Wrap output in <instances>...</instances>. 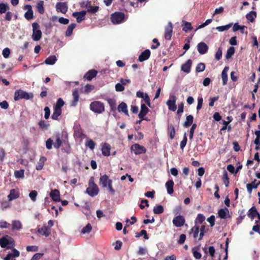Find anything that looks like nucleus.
<instances>
[{"mask_svg": "<svg viewBox=\"0 0 260 260\" xmlns=\"http://www.w3.org/2000/svg\"><path fill=\"white\" fill-rule=\"evenodd\" d=\"M205 69V64L204 63H199L196 67V71L197 73L203 72Z\"/></svg>", "mask_w": 260, "mask_h": 260, "instance_id": "nucleus-51", "label": "nucleus"}, {"mask_svg": "<svg viewBox=\"0 0 260 260\" xmlns=\"http://www.w3.org/2000/svg\"><path fill=\"white\" fill-rule=\"evenodd\" d=\"M245 216V215L244 213V211H242L240 213V215L239 216V217L237 218V221H236V223L237 224H240L242 220L244 218Z\"/></svg>", "mask_w": 260, "mask_h": 260, "instance_id": "nucleus-60", "label": "nucleus"}, {"mask_svg": "<svg viewBox=\"0 0 260 260\" xmlns=\"http://www.w3.org/2000/svg\"><path fill=\"white\" fill-rule=\"evenodd\" d=\"M111 146L108 143H104L102 147V153L104 156H109L110 154Z\"/></svg>", "mask_w": 260, "mask_h": 260, "instance_id": "nucleus-18", "label": "nucleus"}, {"mask_svg": "<svg viewBox=\"0 0 260 260\" xmlns=\"http://www.w3.org/2000/svg\"><path fill=\"white\" fill-rule=\"evenodd\" d=\"M258 212H257L256 208L254 206L251 207L248 211L247 216L251 220H253Z\"/></svg>", "mask_w": 260, "mask_h": 260, "instance_id": "nucleus-25", "label": "nucleus"}, {"mask_svg": "<svg viewBox=\"0 0 260 260\" xmlns=\"http://www.w3.org/2000/svg\"><path fill=\"white\" fill-rule=\"evenodd\" d=\"M185 218L182 215H177L174 217L172 220L173 224L176 227H181L185 223Z\"/></svg>", "mask_w": 260, "mask_h": 260, "instance_id": "nucleus-8", "label": "nucleus"}, {"mask_svg": "<svg viewBox=\"0 0 260 260\" xmlns=\"http://www.w3.org/2000/svg\"><path fill=\"white\" fill-rule=\"evenodd\" d=\"M90 109L94 113L101 114L105 111V105L101 101H94L90 103Z\"/></svg>", "mask_w": 260, "mask_h": 260, "instance_id": "nucleus-3", "label": "nucleus"}, {"mask_svg": "<svg viewBox=\"0 0 260 260\" xmlns=\"http://www.w3.org/2000/svg\"><path fill=\"white\" fill-rule=\"evenodd\" d=\"M9 243V240L6 237H3L0 239V245L2 248H10V247L8 246Z\"/></svg>", "mask_w": 260, "mask_h": 260, "instance_id": "nucleus-35", "label": "nucleus"}, {"mask_svg": "<svg viewBox=\"0 0 260 260\" xmlns=\"http://www.w3.org/2000/svg\"><path fill=\"white\" fill-rule=\"evenodd\" d=\"M229 70L228 66H225L223 70L221 72V79H222V84L223 86H225L227 84L228 82V74L227 72Z\"/></svg>", "mask_w": 260, "mask_h": 260, "instance_id": "nucleus-21", "label": "nucleus"}, {"mask_svg": "<svg viewBox=\"0 0 260 260\" xmlns=\"http://www.w3.org/2000/svg\"><path fill=\"white\" fill-rule=\"evenodd\" d=\"M256 180L254 179L253 181H252L250 183H247L246 184V188L247 191L248 193H250L251 192L252 189L253 188H256L257 187L258 185L260 184V181L258 183H255Z\"/></svg>", "mask_w": 260, "mask_h": 260, "instance_id": "nucleus-28", "label": "nucleus"}, {"mask_svg": "<svg viewBox=\"0 0 260 260\" xmlns=\"http://www.w3.org/2000/svg\"><path fill=\"white\" fill-rule=\"evenodd\" d=\"M19 197V193L18 191L16 190L15 189H12L10 190V193L8 196V200L11 201L13 200H15Z\"/></svg>", "mask_w": 260, "mask_h": 260, "instance_id": "nucleus-24", "label": "nucleus"}, {"mask_svg": "<svg viewBox=\"0 0 260 260\" xmlns=\"http://www.w3.org/2000/svg\"><path fill=\"white\" fill-rule=\"evenodd\" d=\"M232 25L233 24L231 23L224 26H218L216 27V30H217L219 32L228 30L231 27Z\"/></svg>", "mask_w": 260, "mask_h": 260, "instance_id": "nucleus-50", "label": "nucleus"}, {"mask_svg": "<svg viewBox=\"0 0 260 260\" xmlns=\"http://www.w3.org/2000/svg\"><path fill=\"white\" fill-rule=\"evenodd\" d=\"M193 117L191 115H187L186 117V120L184 121L183 125L185 127H188L192 124Z\"/></svg>", "mask_w": 260, "mask_h": 260, "instance_id": "nucleus-38", "label": "nucleus"}, {"mask_svg": "<svg viewBox=\"0 0 260 260\" xmlns=\"http://www.w3.org/2000/svg\"><path fill=\"white\" fill-rule=\"evenodd\" d=\"M174 183L172 179L168 180L166 183L165 186L167 188L168 193L171 194L174 192L173 186Z\"/></svg>", "mask_w": 260, "mask_h": 260, "instance_id": "nucleus-23", "label": "nucleus"}, {"mask_svg": "<svg viewBox=\"0 0 260 260\" xmlns=\"http://www.w3.org/2000/svg\"><path fill=\"white\" fill-rule=\"evenodd\" d=\"M99 10V7L98 6H94L92 7L90 5L88 6L87 8V10L86 11V13H90L91 14H95Z\"/></svg>", "mask_w": 260, "mask_h": 260, "instance_id": "nucleus-46", "label": "nucleus"}, {"mask_svg": "<svg viewBox=\"0 0 260 260\" xmlns=\"http://www.w3.org/2000/svg\"><path fill=\"white\" fill-rule=\"evenodd\" d=\"M64 104V101L62 100L61 98H59L57 100L56 104L54 107L56 108H61V107L63 106Z\"/></svg>", "mask_w": 260, "mask_h": 260, "instance_id": "nucleus-62", "label": "nucleus"}, {"mask_svg": "<svg viewBox=\"0 0 260 260\" xmlns=\"http://www.w3.org/2000/svg\"><path fill=\"white\" fill-rule=\"evenodd\" d=\"M164 211V207L161 205H158L154 206L153 209L154 213L159 214L162 213Z\"/></svg>", "mask_w": 260, "mask_h": 260, "instance_id": "nucleus-40", "label": "nucleus"}, {"mask_svg": "<svg viewBox=\"0 0 260 260\" xmlns=\"http://www.w3.org/2000/svg\"><path fill=\"white\" fill-rule=\"evenodd\" d=\"M50 196L53 200V201L55 202H60V192L58 189H54L51 190L50 193Z\"/></svg>", "mask_w": 260, "mask_h": 260, "instance_id": "nucleus-17", "label": "nucleus"}, {"mask_svg": "<svg viewBox=\"0 0 260 260\" xmlns=\"http://www.w3.org/2000/svg\"><path fill=\"white\" fill-rule=\"evenodd\" d=\"M56 60V57L54 56V55H52V56H49L48 58L45 60L44 62L46 64H54Z\"/></svg>", "mask_w": 260, "mask_h": 260, "instance_id": "nucleus-34", "label": "nucleus"}, {"mask_svg": "<svg viewBox=\"0 0 260 260\" xmlns=\"http://www.w3.org/2000/svg\"><path fill=\"white\" fill-rule=\"evenodd\" d=\"M131 149L132 151L134 152L135 154H141L145 153L146 152V148L138 143L132 145Z\"/></svg>", "mask_w": 260, "mask_h": 260, "instance_id": "nucleus-7", "label": "nucleus"}, {"mask_svg": "<svg viewBox=\"0 0 260 260\" xmlns=\"http://www.w3.org/2000/svg\"><path fill=\"white\" fill-rule=\"evenodd\" d=\"M94 86L91 85V84H87L84 87V92L88 94L90 93L94 89Z\"/></svg>", "mask_w": 260, "mask_h": 260, "instance_id": "nucleus-61", "label": "nucleus"}, {"mask_svg": "<svg viewBox=\"0 0 260 260\" xmlns=\"http://www.w3.org/2000/svg\"><path fill=\"white\" fill-rule=\"evenodd\" d=\"M229 212V209L226 207L220 209L218 211L219 217L221 219H226L227 218L226 213Z\"/></svg>", "mask_w": 260, "mask_h": 260, "instance_id": "nucleus-31", "label": "nucleus"}, {"mask_svg": "<svg viewBox=\"0 0 260 260\" xmlns=\"http://www.w3.org/2000/svg\"><path fill=\"white\" fill-rule=\"evenodd\" d=\"M173 26L171 22H169L165 27V38L167 40H170L172 37Z\"/></svg>", "mask_w": 260, "mask_h": 260, "instance_id": "nucleus-13", "label": "nucleus"}, {"mask_svg": "<svg viewBox=\"0 0 260 260\" xmlns=\"http://www.w3.org/2000/svg\"><path fill=\"white\" fill-rule=\"evenodd\" d=\"M22 228V224L19 220H14L12 222V229L19 231Z\"/></svg>", "mask_w": 260, "mask_h": 260, "instance_id": "nucleus-41", "label": "nucleus"}, {"mask_svg": "<svg viewBox=\"0 0 260 260\" xmlns=\"http://www.w3.org/2000/svg\"><path fill=\"white\" fill-rule=\"evenodd\" d=\"M125 15L121 12H115L111 15V21L114 24H117L121 23L124 19Z\"/></svg>", "mask_w": 260, "mask_h": 260, "instance_id": "nucleus-5", "label": "nucleus"}, {"mask_svg": "<svg viewBox=\"0 0 260 260\" xmlns=\"http://www.w3.org/2000/svg\"><path fill=\"white\" fill-rule=\"evenodd\" d=\"M150 51L148 49L143 51L139 56L138 60L140 61H144L150 57Z\"/></svg>", "mask_w": 260, "mask_h": 260, "instance_id": "nucleus-19", "label": "nucleus"}, {"mask_svg": "<svg viewBox=\"0 0 260 260\" xmlns=\"http://www.w3.org/2000/svg\"><path fill=\"white\" fill-rule=\"evenodd\" d=\"M72 95L73 97V101L71 102V105L75 106L77 105L78 102L79 101V91L76 88H75L72 91Z\"/></svg>", "mask_w": 260, "mask_h": 260, "instance_id": "nucleus-22", "label": "nucleus"}, {"mask_svg": "<svg viewBox=\"0 0 260 260\" xmlns=\"http://www.w3.org/2000/svg\"><path fill=\"white\" fill-rule=\"evenodd\" d=\"M10 50L8 48H5L2 52V54L5 58H8L10 54Z\"/></svg>", "mask_w": 260, "mask_h": 260, "instance_id": "nucleus-64", "label": "nucleus"}, {"mask_svg": "<svg viewBox=\"0 0 260 260\" xmlns=\"http://www.w3.org/2000/svg\"><path fill=\"white\" fill-rule=\"evenodd\" d=\"M109 181H112V180L110 179L109 176L106 174L101 176L100 178V183L102 185L103 187H107V184H109Z\"/></svg>", "mask_w": 260, "mask_h": 260, "instance_id": "nucleus-20", "label": "nucleus"}, {"mask_svg": "<svg viewBox=\"0 0 260 260\" xmlns=\"http://www.w3.org/2000/svg\"><path fill=\"white\" fill-rule=\"evenodd\" d=\"M38 192L36 190H32L29 193V197L33 202H35L37 200V196Z\"/></svg>", "mask_w": 260, "mask_h": 260, "instance_id": "nucleus-58", "label": "nucleus"}, {"mask_svg": "<svg viewBox=\"0 0 260 260\" xmlns=\"http://www.w3.org/2000/svg\"><path fill=\"white\" fill-rule=\"evenodd\" d=\"M25 18L27 20H30L34 18V13L32 9L28 10L24 14Z\"/></svg>", "mask_w": 260, "mask_h": 260, "instance_id": "nucleus-48", "label": "nucleus"}, {"mask_svg": "<svg viewBox=\"0 0 260 260\" xmlns=\"http://www.w3.org/2000/svg\"><path fill=\"white\" fill-rule=\"evenodd\" d=\"M86 14V11H82L79 12H74L73 13V16L76 18L77 22L78 23H81L82 21L85 19Z\"/></svg>", "mask_w": 260, "mask_h": 260, "instance_id": "nucleus-10", "label": "nucleus"}, {"mask_svg": "<svg viewBox=\"0 0 260 260\" xmlns=\"http://www.w3.org/2000/svg\"><path fill=\"white\" fill-rule=\"evenodd\" d=\"M170 98H171L172 99L167 101V105L168 106V108L169 110L174 111L176 110L177 108L175 104L176 98L175 95H170Z\"/></svg>", "mask_w": 260, "mask_h": 260, "instance_id": "nucleus-12", "label": "nucleus"}, {"mask_svg": "<svg viewBox=\"0 0 260 260\" xmlns=\"http://www.w3.org/2000/svg\"><path fill=\"white\" fill-rule=\"evenodd\" d=\"M117 110L119 112H123L125 114L128 115L127 105L123 102H122L118 105Z\"/></svg>", "mask_w": 260, "mask_h": 260, "instance_id": "nucleus-29", "label": "nucleus"}, {"mask_svg": "<svg viewBox=\"0 0 260 260\" xmlns=\"http://www.w3.org/2000/svg\"><path fill=\"white\" fill-rule=\"evenodd\" d=\"M38 232L41 235L48 237L50 234V229L46 225L43 226L41 228H39L38 230Z\"/></svg>", "mask_w": 260, "mask_h": 260, "instance_id": "nucleus-27", "label": "nucleus"}, {"mask_svg": "<svg viewBox=\"0 0 260 260\" xmlns=\"http://www.w3.org/2000/svg\"><path fill=\"white\" fill-rule=\"evenodd\" d=\"M197 127V124L196 123H193L191 125V127L190 128L189 131V138L190 139H192L193 138V134L194 129Z\"/></svg>", "mask_w": 260, "mask_h": 260, "instance_id": "nucleus-57", "label": "nucleus"}, {"mask_svg": "<svg viewBox=\"0 0 260 260\" xmlns=\"http://www.w3.org/2000/svg\"><path fill=\"white\" fill-rule=\"evenodd\" d=\"M187 139L186 137V133H184L182 140L181 141L180 144V147L181 149H183L187 143Z\"/></svg>", "mask_w": 260, "mask_h": 260, "instance_id": "nucleus-55", "label": "nucleus"}, {"mask_svg": "<svg viewBox=\"0 0 260 260\" xmlns=\"http://www.w3.org/2000/svg\"><path fill=\"white\" fill-rule=\"evenodd\" d=\"M235 52V48L233 47H230L228 48L226 51L225 54V58L226 59H229V58H231L232 56L234 54Z\"/></svg>", "mask_w": 260, "mask_h": 260, "instance_id": "nucleus-42", "label": "nucleus"}, {"mask_svg": "<svg viewBox=\"0 0 260 260\" xmlns=\"http://www.w3.org/2000/svg\"><path fill=\"white\" fill-rule=\"evenodd\" d=\"M38 11L41 14H43L44 13V8L43 7V2H40L38 4L37 6Z\"/></svg>", "mask_w": 260, "mask_h": 260, "instance_id": "nucleus-56", "label": "nucleus"}, {"mask_svg": "<svg viewBox=\"0 0 260 260\" xmlns=\"http://www.w3.org/2000/svg\"><path fill=\"white\" fill-rule=\"evenodd\" d=\"M32 35L31 36L32 39L34 41H38L41 40L42 37V33L40 29V25L37 22H34L32 24Z\"/></svg>", "mask_w": 260, "mask_h": 260, "instance_id": "nucleus-4", "label": "nucleus"}, {"mask_svg": "<svg viewBox=\"0 0 260 260\" xmlns=\"http://www.w3.org/2000/svg\"><path fill=\"white\" fill-rule=\"evenodd\" d=\"M94 177H90L88 182V187L86 188V192L91 197L96 196L99 192V189L96 184L94 182Z\"/></svg>", "mask_w": 260, "mask_h": 260, "instance_id": "nucleus-1", "label": "nucleus"}, {"mask_svg": "<svg viewBox=\"0 0 260 260\" xmlns=\"http://www.w3.org/2000/svg\"><path fill=\"white\" fill-rule=\"evenodd\" d=\"M221 56H222V49L221 47H219L215 54V60H219L221 58Z\"/></svg>", "mask_w": 260, "mask_h": 260, "instance_id": "nucleus-53", "label": "nucleus"}, {"mask_svg": "<svg viewBox=\"0 0 260 260\" xmlns=\"http://www.w3.org/2000/svg\"><path fill=\"white\" fill-rule=\"evenodd\" d=\"M197 50L200 54H205L208 51V47L205 43L201 42L197 45Z\"/></svg>", "mask_w": 260, "mask_h": 260, "instance_id": "nucleus-16", "label": "nucleus"}, {"mask_svg": "<svg viewBox=\"0 0 260 260\" xmlns=\"http://www.w3.org/2000/svg\"><path fill=\"white\" fill-rule=\"evenodd\" d=\"M92 230V226L90 223H88L86 224L85 226L83 228V229L81 230V233L82 234H86V233H89L91 232Z\"/></svg>", "mask_w": 260, "mask_h": 260, "instance_id": "nucleus-49", "label": "nucleus"}, {"mask_svg": "<svg viewBox=\"0 0 260 260\" xmlns=\"http://www.w3.org/2000/svg\"><path fill=\"white\" fill-rule=\"evenodd\" d=\"M205 220V216L201 213H199L197 215V218L195 220V223H199L200 224H201Z\"/></svg>", "mask_w": 260, "mask_h": 260, "instance_id": "nucleus-45", "label": "nucleus"}, {"mask_svg": "<svg viewBox=\"0 0 260 260\" xmlns=\"http://www.w3.org/2000/svg\"><path fill=\"white\" fill-rule=\"evenodd\" d=\"M14 175L17 178H23L24 177V170L20 169L16 170L14 172Z\"/></svg>", "mask_w": 260, "mask_h": 260, "instance_id": "nucleus-44", "label": "nucleus"}, {"mask_svg": "<svg viewBox=\"0 0 260 260\" xmlns=\"http://www.w3.org/2000/svg\"><path fill=\"white\" fill-rule=\"evenodd\" d=\"M191 64L192 61L190 59H188L184 64H182L181 65V70L184 73L188 74V73H190Z\"/></svg>", "mask_w": 260, "mask_h": 260, "instance_id": "nucleus-15", "label": "nucleus"}, {"mask_svg": "<svg viewBox=\"0 0 260 260\" xmlns=\"http://www.w3.org/2000/svg\"><path fill=\"white\" fill-rule=\"evenodd\" d=\"M20 252L17 250L16 248H13L12 249V253H9L4 258V260H9V258H12V257H17L19 256Z\"/></svg>", "mask_w": 260, "mask_h": 260, "instance_id": "nucleus-26", "label": "nucleus"}, {"mask_svg": "<svg viewBox=\"0 0 260 260\" xmlns=\"http://www.w3.org/2000/svg\"><path fill=\"white\" fill-rule=\"evenodd\" d=\"M54 145L53 141L51 138H48L46 141V147L48 149H51L52 148V145Z\"/></svg>", "mask_w": 260, "mask_h": 260, "instance_id": "nucleus-59", "label": "nucleus"}, {"mask_svg": "<svg viewBox=\"0 0 260 260\" xmlns=\"http://www.w3.org/2000/svg\"><path fill=\"white\" fill-rule=\"evenodd\" d=\"M256 17V13L254 11H250L246 15V18L250 22H253Z\"/></svg>", "mask_w": 260, "mask_h": 260, "instance_id": "nucleus-36", "label": "nucleus"}, {"mask_svg": "<svg viewBox=\"0 0 260 260\" xmlns=\"http://www.w3.org/2000/svg\"><path fill=\"white\" fill-rule=\"evenodd\" d=\"M148 111L149 109L146 106V105L144 103L141 104V110L138 114L139 118L141 119H145L146 120H148V119L147 118H144V116L147 114Z\"/></svg>", "mask_w": 260, "mask_h": 260, "instance_id": "nucleus-11", "label": "nucleus"}, {"mask_svg": "<svg viewBox=\"0 0 260 260\" xmlns=\"http://www.w3.org/2000/svg\"><path fill=\"white\" fill-rule=\"evenodd\" d=\"M183 23H184V25L182 28L183 31H185V32H187L192 29L190 23L185 21H183Z\"/></svg>", "mask_w": 260, "mask_h": 260, "instance_id": "nucleus-43", "label": "nucleus"}, {"mask_svg": "<svg viewBox=\"0 0 260 260\" xmlns=\"http://www.w3.org/2000/svg\"><path fill=\"white\" fill-rule=\"evenodd\" d=\"M168 133L169 135L170 139H173L174 138L175 134V129L174 125L172 124H169L168 125Z\"/></svg>", "mask_w": 260, "mask_h": 260, "instance_id": "nucleus-33", "label": "nucleus"}, {"mask_svg": "<svg viewBox=\"0 0 260 260\" xmlns=\"http://www.w3.org/2000/svg\"><path fill=\"white\" fill-rule=\"evenodd\" d=\"M76 26V24L75 23H72L70 24L67 28V29L66 32V36L67 37H70L72 35L73 31L75 29Z\"/></svg>", "mask_w": 260, "mask_h": 260, "instance_id": "nucleus-37", "label": "nucleus"}, {"mask_svg": "<svg viewBox=\"0 0 260 260\" xmlns=\"http://www.w3.org/2000/svg\"><path fill=\"white\" fill-rule=\"evenodd\" d=\"M47 160L46 157L42 156L40 158L39 161L38 162L36 169L37 170H41L43 169L45 161Z\"/></svg>", "mask_w": 260, "mask_h": 260, "instance_id": "nucleus-30", "label": "nucleus"}, {"mask_svg": "<svg viewBox=\"0 0 260 260\" xmlns=\"http://www.w3.org/2000/svg\"><path fill=\"white\" fill-rule=\"evenodd\" d=\"M38 124L40 127L44 129H47L49 126V124L47 123L44 120H40Z\"/></svg>", "mask_w": 260, "mask_h": 260, "instance_id": "nucleus-63", "label": "nucleus"}, {"mask_svg": "<svg viewBox=\"0 0 260 260\" xmlns=\"http://www.w3.org/2000/svg\"><path fill=\"white\" fill-rule=\"evenodd\" d=\"M191 232L193 233V238H196L199 232V227L195 225L191 229Z\"/></svg>", "mask_w": 260, "mask_h": 260, "instance_id": "nucleus-54", "label": "nucleus"}, {"mask_svg": "<svg viewBox=\"0 0 260 260\" xmlns=\"http://www.w3.org/2000/svg\"><path fill=\"white\" fill-rule=\"evenodd\" d=\"M62 143H64L67 146V148L65 150V151L68 153L70 149V147L68 141H66L65 140H62L60 138V135L59 134L56 135L55 142L54 143V148L56 149L59 148L61 146Z\"/></svg>", "mask_w": 260, "mask_h": 260, "instance_id": "nucleus-6", "label": "nucleus"}, {"mask_svg": "<svg viewBox=\"0 0 260 260\" xmlns=\"http://www.w3.org/2000/svg\"><path fill=\"white\" fill-rule=\"evenodd\" d=\"M107 102L110 107L111 110L115 111L116 109V103L115 100H114V99H108Z\"/></svg>", "mask_w": 260, "mask_h": 260, "instance_id": "nucleus-39", "label": "nucleus"}, {"mask_svg": "<svg viewBox=\"0 0 260 260\" xmlns=\"http://www.w3.org/2000/svg\"><path fill=\"white\" fill-rule=\"evenodd\" d=\"M33 97L34 94L32 92H26L22 89H17L14 92V100L15 101H18L20 99L29 100V99H32Z\"/></svg>", "mask_w": 260, "mask_h": 260, "instance_id": "nucleus-2", "label": "nucleus"}, {"mask_svg": "<svg viewBox=\"0 0 260 260\" xmlns=\"http://www.w3.org/2000/svg\"><path fill=\"white\" fill-rule=\"evenodd\" d=\"M9 9V6L4 3H0V14L5 13Z\"/></svg>", "mask_w": 260, "mask_h": 260, "instance_id": "nucleus-52", "label": "nucleus"}, {"mask_svg": "<svg viewBox=\"0 0 260 260\" xmlns=\"http://www.w3.org/2000/svg\"><path fill=\"white\" fill-rule=\"evenodd\" d=\"M98 74V71L95 69H91L84 75V79H86L87 81H91Z\"/></svg>", "mask_w": 260, "mask_h": 260, "instance_id": "nucleus-14", "label": "nucleus"}, {"mask_svg": "<svg viewBox=\"0 0 260 260\" xmlns=\"http://www.w3.org/2000/svg\"><path fill=\"white\" fill-rule=\"evenodd\" d=\"M56 10L58 13L66 14L68 12V6L66 2H59L56 4Z\"/></svg>", "mask_w": 260, "mask_h": 260, "instance_id": "nucleus-9", "label": "nucleus"}, {"mask_svg": "<svg viewBox=\"0 0 260 260\" xmlns=\"http://www.w3.org/2000/svg\"><path fill=\"white\" fill-rule=\"evenodd\" d=\"M61 114V108L53 107V113L51 116V118L55 120H57L58 117Z\"/></svg>", "mask_w": 260, "mask_h": 260, "instance_id": "nucleus-32", "label": "nucleus"}, {"mask_svg": "<svg viewBox=\"0 0 260 260\" xmlns=\"http://www.w3.org/2000/svg\"><path fill=\"white\" fill-rule=\"evenodd\" d=\"M142 235L144 236V238L145 239H148L149 237L147 234L146 231L145 230H142L140 232L136 233L135 237L136 238H139Z\"/></svg>", "mask_w": 260, "mask_h": 260, "instance_id": "nucleus-47", "label": "nucleus"}]
</instances>
